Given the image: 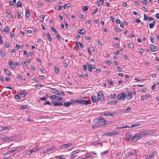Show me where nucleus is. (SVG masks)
Returning <instances> with one entry per match:
<instances>
[{
	"label": "nucleus",
	"mask_w": 159,
	"mask_h": 159,
	"mask_svg": "<svg viewBox=\"0 0 159 159\" xmlns=\"http://www.w3.org/2000/svg\"><path fill=\"white\" fill-rule=\"evenodd\" d=\"M99 120V124L98 125L99 126V127H103L106 125V120L104 118H100V120Z\"/></svg>",
	"instance_id": "f257e3e1"
},
{
	"label": "nucleus",
	"mask_w": 159,
	"mask_h": 159,
	"mask_svg": "<svg viewBox=\"0 0 159 159\" xmlns=\"http://www.w3.org/2000/svg\"><path fill=\"white\" fill-rule=\"evenodd\" d=\"M142 138L139 133L135 134L132 138V140L134 142H135Z\"/></svg>",
	"instance_id": "f03ea898"
},
{
	"label": "nucleus",
	"mask_w": 159,
	"mask_h": 159,
	"mask_svg": "<svg viewBox=\"0 0 159 159\" xmlns=\"http://www.w3.org/2000/svg\"><path fill=\"white\" fill-rule=\"evenodd\" d=\"M125 96L126 94L125 93H122L120 94H118L117 98L118 99L123 100L125 99Z\"/></svg>",
	"instance_id": "7ed1b4c3"
},
{
	"label": "nucleus",
	"mask_w": 159,
	"mask_h": 159,
	"mask_svg": "<svg viewBox=\"0 0 159 159\" xmlns=\"http://www.w3.org/2000/svg\"><path fill=\"white\" fill-rule=\"evenodd\" d=\"M119 134V132L117 131H114L111 132H107L106 134L107 136H113L116 135H117Z\"/></svg>",
	"instance_id": "20e7f679"
},
{
	"label": "nucleus",
	"mask_w": 159,
	"mask_h": 159,
	"mask_svg": "<svg viewBox=\"0 0 159 159\" xmlns=\"http://www.w3.org/2000/svg\"><path fill=\"white\" fill-rule=\"evenodd\" d=\"M140 134L141 136H145L147 135H148L150 134V132L149 130H147L146 131H143L139 133Z\"/></svg>",
	"instance_id": "39448f33"
},
{
	"label": "nucleus",
	"mask_w": 159,
	"mask_h": 159,
	"mask_svg": "<svg viewBox=\"0 0 159 159\" xmlns=\"http://www.w3.org/2000/svg\"><path fill=\"white\" fill-rule=\"evenodd\" d=\"M98 95L99 96V99L100 100H102L104 99V95L103 93L101 91H99L98 92Z\"/></svg>",
	"instance_id": "423d86ee"
},
{
	"label": "nucleus",
	"mask_w": 159,
	"mask_h": 159,
	"mask_svg": "<svg viewBox=\"0 0 159 159\" xmlns=\"http://www.w3.org/2000/svg\"><path fill=\"white\" fill-rule=\"evenodd\" d=\"M151 50L152 52H155L157 50V48L154 45L152 44H150L149 45Z\"/></svg>",
	"instance_id": "0eeeda50"
},
{
	"label": "nucleus",
	"mask_w": 159,
	"mask_h": 159,
	"mask_svg": "<svg viewBox=\"0 0 159 159\" xmlns=\"http://www.w3.org/2000/svg\"><path fill=\"white\" fill-rule=\"evenodd\" d=\"M72 145V144L70 143H69L67 144H63L61 146L62 148L65 149L71 146Z\"/></svg>",
	"instance_id": "6e6552de"
},
{
	"label": "nucleus",
	"mask_w": 159,
	"mask_h": 159,
	"mask_svg": "<svg viewBox=\"0 0 159 159\" xmlns=\"http://www.w3.org/2000/svg\"><path fill=\"white\" fill-rule=\"evenodd\" d=\"M53 103L55 106H61L63 105V103L61 102L54 101Z\"/></svg>",
	"instance_id": "1a4fd4ad"
},
{
	"label": "nucleus",
	"mask_w": 159,
	"mask_h": 159,
	"mask_svg": "<svg viewBox=\"0 0 159 159\" xmlns=\"http://www.w3.org/2000/svg\"><path fill=\"white\" fill-rule=\"evenodd\" d=\"M9 65L10 67H11L12 69H15V66L13 62L11 60L9 61Z\"/></svg>",
	"instance_id": "9d476101"
},
{
	"label": "nucleus",
	"mask_w": 159,
	"mask_h": 159,
	"mask_svg": "<svg viewBox=\"0 0 159 159\" xmlns=\"http://www.w3.org/2000/svg\"><path fill=\"white\" fill-rule=\"evenodd\" d=\"M150 97V95L148 94H147L143 96H142L141 97V100H145L146 99H148L149 97Z\"/></svg>",
	"instance_id": "9b49d317"
},
{
	"label": "nucleus",
	"mask_w": 159,
	"mask_h": 159,
	"mask_svg": "<svg viewBox=\"0 0 159 159\" xmlns=\"http://www.w3.org/2000/svg\"><path fill=\"white\" fill-rule=\"evenodd\" d=\"M91 102V101L90 100H82V104L85 105H87L89 104H90Z\"/></svg>",
	"instance_id": "f8f14e48"
},
{
	"label": "nucleus",
	"mask_w": 159,
	"mask_h": 159,
	"mask_svg": "<svg viewBox=\"0 0 159 159\" xmlns=\"http://www.w3.org/2000/svg\"><path fill=\"white\" fill-rule=\"evenodd\" d=\"M91 99L93 102H98L99 99H97L96 97L95 96L93 95L91 97Z\"/></svg>",
	"instance_id": "ddd939ff"
},
{
	"label": "nucleus",
	"mask_w": 159,
	"mask_h": 159,
	"mask_svg": "<svg viewBox=\"0 0 159 159\" xmlns=\"http://www.w3.org/2000/svg\"><path fill=\"white\" fill-rule=\"evenodd\" d=\"M85 30L84 29H79L77 31V32L80 34H84L85 33Z\"/></svg>",
	"instance_id": "4468645a"
},
{
	"label": "nucleus",
	"mask_w": 159,
	"mask_h": 159,
	"mask_svg": "<svg viewBox=\"0 0 159 159\" xmlns=\"http://www.w3.org/2000/svg\"><path fill=\"white\" fill-rule=\"evenodd\" d=\"M71 104H73V103L70 102H65L64 104V105L65 107H69Z\"/></svg>",
	"instance_id": "2eb2a0df"
},
{
	"label": "nucleus",
	"mask_w": 159,
	"mask_h": 159,
	"mask_svg": "<svg viewBox=\"0 0 159 159\" xmlns=\"http://www.w3.org/2000/svg\"><path fill=\"white\" fill-rule=\"evenodd\" d=\"M127 93V94H126L125 97L128 99H130L132 98V95L128 92Z\"/></svg>",
	"instance_id": "dca6fc26"
},
{
	"label": "nucleus",
	"mask_w": 159,
	"mask_h": 159,
	"mask_svg": "<svg viewBox=\"0 0 159 159\" xmlns=\"http://www.w3.org/2000/svg\"><path fill=\"white\" fill-rule=\"evenodd\" d=\"M156 23V22L155 21H154L152 23H151L149 25V27L150 29H152L154 28V25Z\"/></svg>",
	"instance_id": "f3484780"
},
{
	"label": "nucleus",
	"mask_w": 159,
	"mask_h": 159,
	"mask_svg": "<svg viewBox=\"0 0 159 159\" xmlns=\"http://www.w3.org/2000/svg\"><path fill=\"white\" fill-rule=\"evenodd\" d=\"M78 153V152H77L76 151H73L72 152V155L71 156V157H72L71 158V159H72L73 158H74L75 157L77 156H75V157H73L74 156L75 154H77Z\"/></svg>",
	"instance_id": "a211bd4d"
},
{
	"label": "nucleus",
	"mask_w": 159,
	"mask_h": 159,
	"mask_svg": "<svg viewBox=\"0 0 159 159\" xmlns=\"http://www.w3.org/2000/svg\"><path fill=\"white\" fill-rule=\"evenodd\" d=\"M4 71L6 72V74L8 75H11V73L9 72V71L6 68L4 69Z\"/></svg>",
	"instance_id": "6ab92c4d"
},
{
	"label": "nucleus",
	"mask_w": 159,
	"mask_h": 159,
	"mask_svg": "<svg viewBox=\"0 0 159 159\" xmlns=\"http://www.w3.org/2000/svg\"><path fill=\"white\" fill-rule=\"evenodd\" d=\"M140 125L141 124L139 123L132 124L131 125L130 128H131L134 127H137Z\"/></svg>",
	"instance_id": "aec40b11"
},
{
	"label": "nucleus",
	"mask_w": 159,
	"mask_h": 159,
	"mask_svg": "<svg viewBox=\"0 0 159 159\" xmlns=\"http://www.w3.org/2000/svg\"><path fill=\"white\" fill-rule=\"evenodd\" d=\"M81 8L84 11H87L88 9V7L87 6H82L81 7Z\"/></svg>",
	"instance_id": "412c9836"
},
{
	"label": "nucleus",
	"mask_w": 159,
	"mask_h": 159,
	"mask_svg": "<svg viewBox=\"0 0 159 159\" xmlns=\"http://www.w3.org/2000/svg\"><path fill=\"white\" fill-rule=\"evenodd\" d=\"M154 153L153 152H150L148 156V157L147 158V159L149 158H150L153 157H154Z\"/></svg>",
	"instance_id": "4be33fe9"
},
{
	"label": "nucleus",
	"mask_w": 159,
	"mask_h": 159,
	"mask_svg": "<svg viewBox=\"0 0 159 159\" xmlns=\"http://www.w3.org/2000/svg\"><path fill=\"white\" fill-rule=\"evenodd\" d=\"M30 15V13L29 11L28 10H26V14L25 15V16L27 18H28L29 17Z\"/></svg>",
	"instance_id": "5701e85b"
},
{
	"label": "nucleus",
	"mask_w": 159,
	"mask_h": 159,
	"mask_svg": "<svg viewBox=\"0 0 159 159\" xmlns=\"http://www.w3.org/2000/svg\"><path fill=\"white\" fill-rule=\"evenodd\" d=\"M51 90H54L55 91V93L58 95H61L60 92L58 90H57L55 89H52Z\"/></svg>",
	"instance_id": "b1692460"
},
{
	"label": "nucleus",
	"mask_w": 159,
	"mask_h": 159,
	"mask_svg": "<svg viewBox=\"0 0 159 159\" xmlns=\"http://www.w3.org/2000/svg\"><path fill=\"white\" fill-rule=\"evenodd\" d=\"M51 30L53 32H54V33L56 34H57V31L54 27H51Z\"/></svg>",
	"instance_id": "393cba45"
},
{
	"label": "nucleus",
	"mask_w": 159,
	"mask_h": 159,
	"mask_svg": "<svg viewBox=\"0 0 159 159\" xmlns=\"http://www.w3.org/2000/svg\"><path fill=\"white\" fill-rule=\"evenodd\" d=\"M16 5L18 7H21L22 5V4L20 2L18 1Z\"/></svg>",
	"instance_id": "a878e982"
},
{
	"label": "nucleus",
	"mask_w": 159,
	"mask_h": 159,
	"mask_svg": "<svg viewBox=\"0 0 159 159\" xmlns=\"http://www.w3.org/2000/svg\"><path fill=\"white\" fill-rule=\"evenodd\" d=\"M62 7V6L57 5L55 7V9L56 10H61V9Z\"/></svg>",
	"instance_id": "bb28decb"
},
{
	"label": "nucleus",
	"mask_w": 159,
	"mask_h": 159,
	"mask_svg": "<svg viewBox=\"0 0 159 159\" xmlns=\"http://www.w3.org/2000/svg\"><path fill=\"white\" fill-rule=\"evenodd\" d=\"M39 150V149H38V148L37 149L36 148H33L30 151V153H32V152H35L36 151H37L38 150Z\"/></svg>",
	"instance_id": "cd10ccee"
},
{
	"label": "nucleus",
	"mask_w": 159,
	"mask_h": 159,
	"mask_svg": "<svg viewBox=\"0 0 159 159\" xmlns=\"http://www.w3.org/2000/svg\"><path fill=\"white\" fill-rule=\"evenodd\" d=\"M0 54L1 56L3 57H4L6 56L5 53L2 50L0 51Z\"/></svg>",
	"instance_id": "c85d7f7f"
},
{
	"label": "nucleus",
	"mask_w": 159,
	"mask_h": 159,
	"mask_svg": "<svg viewBox=\"0 0 159 159\" xmlns=\"http://www.w3.org/2000/svg\"><path fill=\"white\" fill-rule=\"evenodd\" d=\"M70 5L71 4L70 3H68L64 5L63 7L64 9H66L67 7H69L70 6Z\"/></svg>",
	"instance_id": "c756f323"
},
{
	"label": "nucleus",
	"mask_w": 159,
	"mask_h": 159,
	"mask_svg": "<svg viewBox=\"0 0 159 159\" xmlns=\"http://www.w3.org/2000/svg\"><path fill=\"white\" fill-rule=\"evenodd\" d=\"M89 48V51L92 52H94L95 51V49L93 46H91Z\"/></svg>",
	"instance_id": "7c9ffc66"
},
{
	"label": "nucleus",
	"mask_w": 159,
	"mask_h": 159,
	"mask_svg": "<svg viewBox=\"0 0 159 159\" xmlns=\"http://www.w3.org/2000/svg\"><path fill=\"white\" fill-rule=\"evenodd\" d=\"M47 37L49 39V41H51L52 40V38L50 35L49 33H48L47 34Z\"/></svg>",
	"instance_id": "2f4dec72"
},
{
	"label": "nucleus",
	"mask_w": 159,
	"mask_h": 159,
	"mask_svg": "<svg viewBox=\"0 0 159 159\" xmlns=\"http://www.w3.org/2000/svg\"><path fill=\"white\" fill-rule=\"evenodd\" d=\"M54 69L55 70V71L57 73H58L60 72V70L59 69H58V67L57 66H55V67Z\"/></svg>",
	"instance_id": "473e14b6"
},
{
	"label": "nucleus",
	"mask_w": 159,
	"mask_h": 159,
	"mask_svg": "<svg viewBox=\"0 0 159 159\" xmlns=\"http://www.w3.org/2000/svg\"><path fill=\"white\" fill-rule=\"evenodd\" d=\"M103 0H100L98 2V5L99 6L100 5H102L103 3Z\"/></svg>",
	"instance_id": "72a5a7b5"
},
{
	"label": "nucleus",
	"mask_w": 159,
	"mask_h": 159,
	"mask_svg": "<svg viewBox=\"0 0 159 159\" xmlns=\"http://www.w3.org/2000/svg\"><path fill=\"white\" fill-rule=\"evenodd\" d=\"M116 95L115 93H114L113 95L111 94L109 97L110 98H114L116 97Z\"/></svg>",
	"instance_id": "f704fd0d"
},
{
	"label": "nucleus",
	"mask_w": 159,
	"mask_h": 159,
	"mask_svg": "<svg viewBox=\"0 0 159 159\" xmlns=\"http://www.w3.org/2000/svg\"><path fill=\"white\" fill-rule=\"evenodd\" d=\"M9 30V28L7 27H5L4 29V31L7 33H8Z\"/></svg>",
	"instance_id": "c9c22d12"
},
{
	"label": "nucleus",
	"mask_w": 159,
	"mask_h": 159,
	"mask_svg": "<svg viewBox=\"0 0 159 159\" xmlns=\"http://www.w3.org/2000/svg\"><path fill=\"white\" fill-rule=\"evenodd\" d=\"M49 97L51 99H54L57 98V96L56 95H53L52 96H50Z\"/></svg>",
	"instance_id": "e433bc0d"
},
{
	"label": "nucleus",
	"mask_w": 159,
	"mask_h": 159,
	"mask_svg": "<svg viewBox=\"0 0 159 159\" xmlns=\"http://www.w3.org/2000/svg\"><path fill=\"white\" fill-rule=\"evenodd\" d=\"M131 135L129 133H127L126 134L125 136L128 139H130L131 138Z\"/></svg>",
	"instance_id": "4c0bfd02"
},
{
	"label": "nucleus",
	"mask_w": 159,
	"mask_h": 159,
	"mask_svg": "<svg viewBox=\"0 0 159 159\" xmlns=\"http://www.w3.org/2000/svg\"><path fill=\"white\" fill-rule=\"evenodd\" d=\"M128 46L131 48H134V45L131 43H129Z\"/></svg>",
	"instance_id": "58836bf2"
},
{
	"label": "nucleus",
	"mask_w": 159,
	"mask_h": 159,
	"mask_svg": "<svg viewBox=\"0 0 159 159\" xmlns=\"http://www.w3.org/2000/svg\"><path fill=\"white\" fill-rule=\"evenodd\" d=\"M131 109V107H128L125 110V111L126 112H128Z\"/></svg>",
	"instance_id": "ea45409f"
},
{
	"label": "nucleus",
	"mask_w": 159,
	"mask_h": 159,
	"mask_svg": "<svg viewBox=\"0 0 159 159\" xmlns=\"http://www.w3.org/2000/svg\"><path fill=\"white\" fill-rule=\"evenodd\" d=\"M116 112H114V113H111V112H108V115L109 116H114L113 114H116Z\"/></svg>",
	"instance_id": "a19ab883"
},
{
	"label": "nucleus",
	"mask_w": 159,
	"mask_h": 159,
	"mask_svg": "<svg viewBox=\"0 0 159 159\" xmlns=\"http://www.w3.org/2000/svg\"><path fill=\"white\" fill-rule=\"evenodd\" d=\"M98 9L97 8L95 9V10L93 11V13H92V15H94L96 14V12H98Z\"/></svg>",
	"instance_id": "79ce46f5"
},
{
	"label": "nucleus",
	"mask_w": 159,
	"mask_h": 159,
	"mask_svg": "<svg viewBox=\"0 0 159 159\" xmlns=\"http://www.w3.org/2000/svg\"><path fill=\"white\" fill-rule=\"evenodd\" d=\"M110 102V104L111 105H113V104H115V105H116L117 104V102L116 101H114L113 102Z\"/></svg>",
	"instance_id": "37998d69"
},
{
	"label": "nucleus",
	"mask_w": 159,
	"mask_h": 159,
	"mask_svg": "<svg viewBox=\"0 0 159 159\" xmlns=\"http://www.w3.org/2000/svg\"><path fill=\"white\" fill-rule=\"evenodd\" d=\"M27 108V106L25 105H23L20 107L21 109H25Z\"/></svg>",
	"instance_id": "c03bdc74"
},
{
	"label": "nucleus",
	"mask_w": 159,
	"mask_h": 159,
	"mask_svg": "<svg viewBox=\"0 0 159 159\" xmlns=\"http://www.w3.org/2000/svg\"><path fill=\"white\" fill-rule=\"evenodd\" d=\"M106 62L107 64L109 65H111L112 63L109 60H106Z\"/></svg>",
	"instance_id": "a18cd8bd"
},
{
	"label": "nucleus",
	"mask_w": 159,
	"mask_h": 159,
	"mask_svg": "<svg viewBox=\"0 0 159 159\" xmlns=\"http://www.w3.org/2000/svg\"><path fill=\"white\" fill-rule=\"evenodd\" d=\"M116 31L118 32H120L121 31V30L119 28H116L115 29Z\"/></svg>",
	"instance_id": "49530a36"
},
{
	"label": "nucleus",
	"mask_w": 159,
	"mask_h": 159,
	"mask_svg": "<svg viewBox=\"0 0 159 159\" xmlns=\"http://www.w3.org/2000/svg\"><path fill=\"white\" fill-rule=\"evenodd\" d=\"M108 150L106 151L103 152L101 153V155L102 156L104 155L105 154L107 153Z\"/></svg>",
	"instance_id": "de8ad7c7"
},
{
	"label": "nucleus",
	"mask_w": 159,
	"mask_h": 159,
	"mask_svg": "<svg viewBox=\"0 0 159 159\" xmlns=\"http://www.w3.org/2000/svg\"><path fill=\"white\" fill-rule=\"evenodd\" d=\"M15 98L16 99H19H19H21L20 97L18 95H15Z\"/></svg>",
	"instance_id": "09e8293b"
},
{
	"label": "nucleus",
	"mask_w": 159,
	"mask_h": 159,
	"mask_svg": "<svg viewBox=\"0 0 159 159\" xmlns=\"http://www.w3.org/2000/svg\"><path fill=\"white\" fill-rule=\"evenodd\" d=\"M99 144V143H98L97 142H94L91 143L92 145L94 146H95L96 145H97Z\"/></svg>",
	"instance_id": "8fccbe9b"
},
{
	"label": "nucleus",
	"mask_w": 159,
	"mask_h": 159,
	"mask_svg": "<svg viewBox=\"0 0 159 159\" xmlns=\"http://www.w3.org/2000/svg\"><path fill=\"white\" fill-rule=\"evenodd\" d=\"M47 104H48V105H51V103L49 101H47V102H45L44 103V105H46Z\"/></svg>",
	"instance_id": "3c124183"
},
{
	"label": "nucleus",
	"mask_w": 159,
	"mask_h": 159,
	"mask_svg": "<svg viewBox=\"0 0 159 159\" xmlns=\"http://www.w3.org/2000/svg\"><path fill=\"white\" fill-rule=\"evenodd\" d=\"M3 43V42L2 40V38L1 35H0V44H2Z\"/></svg>",
	"instance_id": "603ef678"
},
{
	"label": "nucleus",
	"mask_w": 159,
	"mask_h": 159,
	"mask_svg": "<svg viewBox=\"0 0 159 159\" xmlns=\"http://www.w3.org/2000/svg\"><path fill=\"white\" fill-rule=\"evenodd\" d=\"M108 82L109 84L111 85H113V83L111 80H108Z\"/></svg>",
	"instance_id": "864d4df0"
},
{
	"label": "nucleus",
	"mask_w": 159,
	"mask_h": 159,
	"mask_svg": "<svg viewBox=\"0 0 159 159\" xmlns=\"http://www.w3.org/2000/svg\"><path fill=\"white\" fill-rule=\"evenodd\" d=\"M144 20H148V17L145 14H144Z\"/></svg>",
	"instance_id": "5fc2aeb1"
},
{
	"label": "nucleus",
	"mask_w": 159,
	"mask_h": 159,
	"mask_svg": "<svg viewBox=\"0 0 159 159\" xmlns=\"http://www.w3.org/2000/svg\"><path fill=\"white\" fill-rule=\"evenodd\" d=\"M78 16L80 18H82L83 17V15L80 14H78Z\"/></svg>",
	"instance_id": "6e6d98bb"
},
{
	"label": "nucleus",
	"mask_w": 159,
	"mask_h": 159,
	"mask_svg": "<svg viewBox=\"0 0 159 159\" xmlns=\"http://www.w3.org/2000/svg\"><path fill=\"white\" fill-rule=\"evenodd\" d=\"M17 16H18V17L19 18H20L21 14L19 11H18L17 12Z\"/></svg>",
	"instance_id": "4d7b16f0"
},
{
	"label": "nucleus",
	"mask_w": 159,
	"mask_h": 159,
	"mask_svg": "<svg viewBox=\"0 0 159 159\" xmlns=\"http://www.w3.org/2000/svg\"><path fill=\"white\" fill-rule=\"evenodd\" d=\"M10 46V43H9V42H8V43H6V47L7 48H9V46Z\"/></svg>",
	"instance_id": "13d9d810"
},
{
	"label": "nucleus",
	"mask_w": 159,
	"mask_h": 159,
	"mask_svg": "<svg viewBox=\"0 0 159 159\" xmlns=\"http://www.w3.org/2000/svg\"><path fill=\"white\" fill-rule=\"evenodd\" d=\"M76 102H77V103H79V104H82V100H80L79 99H77L76 101Z\"/></svg>",
	"instance_id": "bf43d9fd"
},
{
	"label": "nucleus",
	"mask_w": 159,
	"mask_h": 159,
	"mask_svg": "<svg viewBox=\"0 0 159 159\" xmlns=\"http://www.w3.org/2000/svg\"><path fill=\"white\" fill-rule=\"evenodd\" d=\"M17 76L18 78L19 79H20L21 80H24L22 78L21 75L18 74Z\"/></svg>",
	"instance_id": "052dcab7"
},
{
	"label": "nucleus",
	"mask_w": 159,
	"mask_h": 159,
	"mask_svg": "<svg viewBox=\"0 0 159 159\" xmlns=\"http://www.w3.org/2000/svg\"><path fill=\"white\" fill-rule=\"evenodd\" d=\"M25 91H23V93H21V97H24L25 95Z\"/></svg>",
	"instance_id": "680f3d73"
},
{
	"label": "nucleus",
	"mask_w": 159,
	"mask_h": 159,
	"mask_svg": "<svg viewBox=\"0 0 159 159\" xmlns=\"http://www.w3.org/2000/svg\"><path fill=\"white\" fill-rule=\"evenodd\" d=\"M27 55V57H29L32 56V54L31 52H29Z\"/></svg>",
	"instance_id": "e2e57ef3"
},
{
	"label": "nucleus",
	"mask_w": 159,
	"mask_h": 159,
	"mask_svg": "<svg viewBox=\"0 0 159 159\" xmlns=\"http://www.w3.org/2000/svg\"><path fill=\"white\" fill-rule=\"evenodd\" d=\"M150 40H151V41L152 43H154V40L153 38L152 37V36H150Z\"/></svg>",
	"instance_id": "0e129e2a"
},
{
	"label": "nucleus",
	"mask_w": 159,
	"mask_h": 159,
	"mask_svg": "<svg viewBox=\"0 0 159 159\" xmlns=\"http://www.w3.org/2000/svg\"><path fill=\"white\" fill-rule=\"evenodd\" d=\"M88 70L90 72H91L92 71V68L91 67V66H90L88 67Z\"/></svg>",
	"instance_id": "69168bd1"
},
{
	"label": "nucleus",
	"mask_w": 159,
	"mask_h": 159,
	"mask_svg": "<svg viewBox=\"0 0 159 159\" xmlns=\"http://www.w3.org/2000/svg\"><path fill=\"white\" fill-rule=\"evenodd\" d=\"M97 43H98V44L99 45H102V43L101 41H100V40H98L97 41Z\"/></svg>",
	"instance_id": "338daca9"
},
{
	"label": "nucleus",
	"mask_w": 159,
	"mask_h": 159,
	"mask_svg": "<svg viewBox=\"0 0 159 159\" xmlns=\"http://www.w3.org/2000/svg\"><path fill=\"white\" fill-rule=\"evenodd\" d=\"M40 99L42 101H43L44 100H46L47 99V97H43V98H40Z\"/></svg>",
	"instance_id": "774afa93"
}]
</instances>
